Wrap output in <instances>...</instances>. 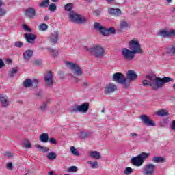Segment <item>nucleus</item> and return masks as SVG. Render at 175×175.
<instances>
[{
    "instance_id": "f257e3e1",
    "label": "nucleus",
    "mask_w": 175,
    "mask_h": 175,
    "mask_svg": "<svg viewBox=\"0 0 175 175\" xmlns=\"http://www.w3.org/2000/svg\"><path fill=\"white\" fill-rule=\"evenodd\" d=\"M129 49L123 48L122 49V55L126 61H132L135 58V54H143L144 53L137 39L133 38L129 41Z\"/></svg>"
},
{
    "instance_id": "f03ea898",
    "label": "nucleus",
    "mask_w": 175,
    "mask_h": 175,
    "mask_svg": "<svg viewBox=\"0 0 175 175\" xmlns=\"http://www.w3.org/2000/svg\"><path fill=\"white\" fill-rule=\"evenodd\" d=\"M146 79L142 81L143 85H150L153 90H159L163 88L166 83L173 81V78L165 77L164 78H159L157 76L147 75Z\"/></svg>"
},
{
    "instance_id": "7ed1b4c3",
    "label": "nucleus",
    "mask_w": 175,
    "mask_h": 175,
    "mask_svg": "<svg viewBox=\"0 0 175 175\" xmlns=\"http://www.w3.org/2000/svg\"><path fill=\"white\" fill-rule=\"evenodd\" d=\"M65 65L72 71V72L68 75V79L73 83H79V81H80L79 76L83 75V70L79 66V64L72 62H66Z\"/></svg>"
},
{
    "instance_id": "20e7f679",
    "label": "nucleus",
    "mask_w": 175,
    "mask_h": 175,
    "mask_svg": "<svg viewBox=\"0 0 175 175\" xmlns=\"http://www.w3.org/2000/svg\"><path fill=\"white\" fill-rule=\"evenodd\" d=\"M112 80L113 81H115V83L121 84L125 90L129 88V81H128V79H126V77L124 76V74L121 72H116L113 74Z\"/></svg>"
},
{
    "instance_id": "39448f33",
    "label": "nucleus",
    "mask_w": 175,
    "mask_h": 175,
    "mask_svg": "<svg viewBox=\"0 0 175 175\" xmlns=\"http://www.w3.org/2000/svg\"><path fill=\"white\" fill-rule=\"evenodd\" d=\"M88 51L96 59H102L105 57V49L100 45H94L88 49Z\"/></svg>"
},
{
    "instance_id": "423d86ee",
    "label": "nucleus",
    "mask_w": 175,
    "mask_h": 175,
    "mask_svg": "<svg viewBox=\"0 0 175 175\" xmlns=\"http://www.w3.org/2000/svg\"><path fill=\"white\" fill-rule=\"evenodd\" d=\"M150 155V153L142 152L137 157H132L131 159V163H133V165H134V166L139 167V166H142L143 163H144V160L149 158Z\"/></svg>"
},
{
    "instance_id": "0eeeda50",
    "label": "nucleus",
    "mask_w": 175,
    "mask_h": 175,
    "mask_svg": "<svg viewBox=\"0 0 175 175\" xmlns=\"http://www.w3.org/2000/svg\"><path fill=\"white\" fill-rule=\"evenodd\" d=\"M68 16L72 23H76V24H84V23H87V18L85 16L79 15L74 11L70 12Z\"/></svg>"
},
{
    "instance_id": "6e6552de",
    "label": "nucleus",
    "mask_w": 175,
    "mask_h": 175,
    "mask_svg": "<svg viewBox=\"0 0 175 175\" xmlns=\"http://www.w3.org/2000/svg\"><path fill=\"white\" fill-rule=\"evenodd\" d=\"M155 169H157V166L154 164L148 163L144 167L142 173L144 175H154Z\"/></svg>"
},
{
    "instance_id": "1a4fd4ad",
    "label": "nucleus",
    "mask_w": 175,
    "mask_h": 175,
    "mask_svg": "<svg viewBox=\"0 0 175 175\" xmlns=\"http://www.w3.org/2000/svg\"><path fill=\"white\" fill-rule=\"evenodd\" d=\"M90 109V104L88 103H85L81 105H77L72 109L74 113H85L88 111Z\"/></svg>"
},
{
    "instance_id": "9d476101",
    "label": "nucleus",
    "mask_w": 175,
    "mask_h": 175,
    "mask_svg": "<svg viewBox=\"0 0 175 175\" xmlns=\"http://www.w3.org/2000/svg\"><path fill=\"white\" fill-rule=\"evenodd\" d=\"M157 35L162 38H172V36H175V29H161L157 32Z\"/></svg>"
},
{
    "instance_id": "9b49d317",
    "label": "nucleus",
    "mask_w": 175,
    "mask_h": 175,
    "mask_svg": "<svg viewBox=\"0 0 175 175\" xmlns=\"http://www.w3.org/2000/svg\"><path fill=\"white\" fill-rule=\"evenodd\" d=\"M44 80L47 87L53 86L54 81V75H53V72H51V71L46 72L44 76Z\"/></svg>"
},
{
    "instance_id": "f8f14e48",
    "label": "nucleus",
    "mask_w": 175,
    "mask_h": 175,
    "mask_svg": "<svg viewBox=\"0 0 175 175\" xmlns=\"http://www.w3.org/2000/svg\"><path fill=\"white\" fill-rule=\"evenodd\" d=\"M117 90V85L113 83H109L105 85L104 88V94L105 95H109V94H113V92H116Z\"/></svg>"
},
{
    "instance_id": "ddd939ff",
    "label": "nucleus",
    "mask_w": 175,
    "mask_h": 175,
    "mask_svg": "<svg viewBox=\"0 0 175 175\" xmlns=\"http://www.w3.org/2000/svg\"><path fill=\"white\" fill-rule=\"evenodd\" d=\"M25 16L27 18L33 20L36 17V10L33 7H29L25 10Z\"/></svg>"
},
{
    "instance_id": "4468645a",
    "label": "nucleus",
    "mask_w": 175,
    "mask_h": 175,
    "mask_svg": "<svg viewBox=\"0 0 175 175\" xmlns=\"http://www.w3.org/2000/svg\"><path fill=\"white\" fill-rule=\"evenodd\" d=\"M142 122L146 125V126H156V124L154 120L150 118V117L146 115H142L140 117Z\"/></svg>"
},
{
    "instance_id": "2eb2a0df",
    "label": "nucleus",
    "mask_w": 175,
    "mask_h": 175,
    "mask_svg": "<svg viewBox=\"0 0 175 175\" xmlns=\"http://www.w3.org/2000/svg\"><path fill=\"white\" fill-rule=\"evenodd\" d=\"M0 105L3 109L9 107L10 105V101L9 100V97L5 94H0Z\"/></svg>"
},
{
    "instance_id": "dca6fc26",
    "label": "nucleus",
    "mask_w": 175,
    "mask_h": 175,
    "mask_svg": "<svg viewBox=\"0 0 175 175\" xmlns=\"http://www.w3.org/2000/svg\"><path fill=\"white\" fill-rule=\"evenodd\" d=\"M127 81L129 82V87H131V83L135 81L137 79V74L133 70H130L126 72Z\"/></svg>"
},
{
    "instance_id": "f3484780",
    "label": "nucleus",
    "mask_w": 175,
    "mask_h": 175,
    "mask_svg": "<svg viewBox=\"0 0 175 175\" xmlns=\"http://www.w3.org/2000/svg\"><path fill=\"white\" fill-rule=\"evenodd\" d=\"M100 33L101 35H103V36H109V35H114V33H116V29H114V27L106 29L104 27L100 29Z\"/></svg>"
},
{
    "instance_id": "a211bd4d",
    "label": "nucleus",
    "mask_w": 175,
    "mask_h": 175,
    "mask_svg": "<svg viewBox=\"0 0 175 175\" xmlns=\"http://www.w3.org/2000/svg\"><path fill=\"white\" fill-rule=\"evenodd\" d=\"M58 39H59V32H58V31L52 32L49 36V40L51 43H53V44L58 43Z\"/></svg>"
},
{
    "instance_id": "6ab92c4d",
    "label": "nucleus",
    "mask_w": 175,
    "mask_h": 175,
    "mask_svg": "<svg viewBox=\"0 0 175 175\" xmlns=\"http://www.w3.org/2000/svg\"><path fill=\"white\" fill-rule=\"evenodd\" d=\"M108 13L111 16H114L115 17H120V16H121L122 14L121 10L120 8H109Z\"/></svg>"
},
{
    "instance_id": "aec40b11",
    "label": "nucleus",
    "mask_w": 175,
    "mask_h": 175,
    "mask_svg": "<svg viewBox=\"0 0 175 175\" xmlns=\"http://www.w3.org/2000/svg\"><path fill=\"white\" fill-rule=\"evenodd\" d=\"M131 28V25L126 21H121L119 26L120 32H122V31H128Z\"/></svg>"
},
{
    "instance_id": "412c9836",
    "label": "nucleus",
    "mask_w": 175,
    "mask_h": 175,
    "mask_svg": "<svg viewBox=\"0 0 175 175\" xmlns=\"http://www.w3.org/2000/svg\"><path fill=\"white\" fill-rule=\"evenodd\" d=\"M25 38L27 43H31L32 44L34 43L35 39H36V35L33 33H26L25 34Z\"/></svg>"
},
{
    "instance_id": "4be33fe9",
    "label": "nucleus",
    "mask_w": 175,
    "mask_h": 175,
    "mask_svg": "<svg viewBox=\"0 0 175 175\" xmlns=\"http://www.w3.org/2000/svg\"><path fill=\"white\" fill-rule=\"evenodd\" d=\"M32 55H33V51L32 50H26L23 55L25 61H29L32 58Z\"/></svg>"
},
{
    "instance_id": "5701e85b",
    "label": "nucleus",
    "mask_w": 175,
    "mask_h": 175,
    "mask_svg": "<svg viewBox=\"0 0 175 175\" xmlns=\"http://www.w3.org/2000/svg\"><path fill=\"white\" fill-rule=\"evenodd\" d=\"M166 162V158L163 157H154L152 158L153 163H165Z\"/></svg>"
},
{
    "instance_id": "b1692460",
    "label": "nucleus",
    "mask_w": 175,
    "mask_h": 175,
    "mask_svg": "<svg viewBox=\"0 0 175 175\" xmlns=\"http://www.w3.org/2000/svg\"><path fill=\"white\" fill-rule=\"evenodd\" d=\"M89 155L91 158H94V159H100L101 158L100 152L98 151H91L89 152Z\"/></svg>"
},
{
    "instance_id": "393cba45",
    "label": "nucleus",
    "mask_w": 175,
    "mask_h": 175,
    "mask_svg": "<svg viewBox=\"0 0 175 175\" xmlns=\"http://www.w3.org/2000/svg\"><path fill=\"white\" fill-rule=\"evenodd\" d=\"M50 5V0H42L38 3L39 8H49Z\"/></svg>"
},
{
    "instance_id": "a878e982",
    "label": "nucleus",
    "mask_w": 175,
    "mask_h": 175,
    "mask_svg": "<svg viewBox=\"0 0 175 175\" xmlns=\"http://www.w3.org/2000/svg\"><path fill=\"white\" fill-rule=\"evenodd\" d=\"M88 165H89L90 169H98L99 167V163L98 161H88Z\"/></svg>"
},
{
    "instance_id": "bb28decb",
    "label": "nucleus",
    "mask_w": 175,
    "mask_h": 175,
    "mask_svg": "<svg viewBox=\"0 0 175 175\" xmlns=\"http://www.w3.org/2000/svg\"><path fill=\"white\" fill-rule=\"evenodd\" d=\"M39 140L42 143H47L49 142V134L48 133H42L39 137Z\"/></svg>"
},
{
    "instance_id": "cd10ccee",
    "label": "nucleus",
    "mask_w": 175,
    "mask_h": 175,
    "mask_svg": "<svg viewBox=\"0 0 175 175\" xmlns=\"http://www.w3.org/2000/svg\"><path fill=\"white\" fill-rule=\"evenodd\" d=\"M159 117H166V116H169V111L167 109H160L156 113Z\"/></svg>"
},
{
    "instance_id": "c85d7f7f",
    "label": "nucleus",
    "mask_w": 175,
    "mask_h": 175,
    "mask_svg": "<svg viewBox=\"0 0 175 175\" xmlns=\"http://www.w3.org/2000/svg\"><path fill=\"white\" fill-rule=\"evenodd\" d=\"M73 6H75V5L72 3H68L67 4H66L64 7V9L66 12H72V9H73Z\"/></svg>"
},
{
    "instance_id": "c756f323",
    "label": "nucleus",
    "mask_w": 175,
    "mask_h": 175,
    "mask_svg": "<svg viewBox=\"0 0 175 175\" xmlns=\"http://www.w3.org/2000/svg\"><path fill=\"white\" fill-rule=\"evenodd\" d=\"M47 28H49V25L46 23H42L38 26L39 31L42 32H44V31H47Z\"/></svg>"
},
{
    "instance_id": "7c9ffc66",
    "label": "nucleus",
    "mask_w": 175,
    "mask_h": 175,
    "mask_svg": "<svg viewBox=\"0 0 175 175\" xmlns=\"http://www.w3.org/2000/svg\"><path fill=\"white\" fill-rule=\"evenodd\" d=\"M70 150L71 153L73 155H75V157L80 156V153L79 152V151L77 150V149H76V148L75 146H70Z\"/></svg>"
},
{
    "instance_id": "2f4dec72",
    "label": "nucleus",
    "mask_w": 175,
    "mask_h": 175,
    "mask_svg": "<svg viewBox=\"0 0 175 175\" xmlns=\"http://www.w3.org/2000/svg\"><path fill=\"white\" fill-rule=\"evenodd\" d=\"M36 148L39 150L41 152H49V149L47 147L42 146L40 145H37Z\"/></svg>"
},
{
    "instance_id": "473e14b6",
    "label": "nucleus",
    "mask_w": 175,
    "mask_h": 175,
    "mask_svg": "<svg viewBox=\"0 0 175 175\" xmlns=\"http://www.w3.org/2000/svg\"><path fill=\"white\" fill-rule=\"evenodd\" d=\"M46 157L48 159H49V161H54V159L57 158V154H55V152H52L48 153Z\"/></svg>"
},
{
    "instance_id": "72a5a7b5",
    "label": "nucleus",
    "mask_w": 175,
    "mask_h": 175,
    "mask_svg": "<svg viewBox=\"0 0 175 175\" xmlns=\"http://www.w3.org/2000/svg\"><path fill=\"white\" fill-rule=\"evenodd\" d=\"M167 54L169 55H174L175 54V47L174 46H170L167 49Z\"/></svg>"
},
{
    "instance_id": "f704fd0d",
    "label": "nucleus",
    "mask_w": 175,
    "mask_h": 175,
    "mask_svg": "<svg viewBox=\"0 0 175 175\" xmlns=\"http://www.w3.org/2000/svg\"><path fill=\"white\" fill-rule=\"evenodd\" d=\"M79 170V168L75 165L71 166L67 169L68 173H76Z\"/></svg>"
},
{
    "instance_id": "c9c22d12",
    "label": "nucleus",
    "mask_w": 175,
    "mask_h": 175,
    "mask_svg": "<svg viewBox=\"0 0 175 175\" xmlns=\"http://www.w3.org/2000/svg\"><path fill=\"white\" fill-rule=\"evenodd\" d=\"M104 27L102 26V25L98 22L94 23V29H96V31H99V32L100 31V30L103 28Z\"/></svg>"
},
{
    "instance_id": "e433bc0d",
    "label": "nucleus",
    "mask_w": 175,
    "mask_h": 175,
    "mask_svg": "<svg viewBox=\"0 0 175 175\" xmlns=\"http://www.w3.org/2000/svg\"><path fill=\"white\" fill-rule=\"evenodd\" d=\"M23 85H24V87H26V88L31 87L32 86V81L29 79H26L23 82Z\"/></svg>"
},
{
    "instance_id": "4c0bfd02",
    "label": "nucleus",
    "mask_w": 175,
    "mask_h": 175,
    "mask_svg": "<svg viewBox=\"0 0 175 175\" xmlns=\"http://www.w3.org/2000/svg\"><path fill=\"white\" fill-rule=\"evenodd\" d=\"M48 10L49 12H55L57 10V5L55 3H51V5H48Z\"/></svg>"
},
{
    "instance_id": "58836bf2",
    "label": "nucleus",
    "mask_w": 175,
    "mask_h": 175,
    "mask_svg": "<svg viewBox=\"0 0 175 175\" xmlns=\"http://www.w3.org/2000/svg\"><path fill=\"white\" fill-rule=\"evenodd\" d=\"M47 105L48 103L46 102L42 103L39 107L40 111H46V110L47 109Z\"/></svg>"
},
{
    "instance_id": "ea45409f",
    "label": "nucleus",
    "mask_w": 175,
    "mask_h": 175,
    "mask_svg": "<svg viewBox=\"0 0 175 175\" xmlns=\"http://www.w3.org/2000/svg\"><path fill=\"white\" fill-rule=\"evenodd\" d=\"M133 173V170L131 167H127L124 169V174L126 175H129Z\"/></svg>"
},
{
    "instance_id": "a19ab883",
    "label": "nucleus",
    "mask_w": 175,
    "mask_h": 175,
    "mask_svg": "<svg viewBox=\"0 0 175 175\" xmlns=\"http://www.w3.org/2000/svg\"><path fill=\"white\" fill-rule=\"evenodd\" d=\"M48 51H49V53H51L53 57H57L58 55V51H55V50L52 48H49Z\"/></svg>"
},
{
    "instance_id": "79ce46f5",
    "label": "nucleus",
    "mask_w": 175,
    "mask_h": 175,
    "mask_svg": "<svg viewBox=\"0 0 175 175\" xmlns=\"http://www.w3.org/2000/svg\"><path fill=\"white\" fill-rule=\"evenodd\" d=\"M17 73V68H13L12 70L9 72L10 77H14V74Z\"/></svg>"
},
{
    "instance_id": "37998d69",
    "label": "nucleus",
    "mask_w": 175,
    "mask_h": 175,
    "mask_svg": "<svg viewBox=\"0 0 175 175\" xmlns=\"http://www.w3.org/2000/svg\"><path fill=\"white\" fill-rule=\"evenodd\" d=\"M23 28L25 31H26L27 32H31V29L29 28V27H28V25H23Z\"/></svg>"
},
{
    "instance_id": "c03bdc74",
    "label": "nucleus",
    "mask_w": 175,
    "mask_h": 175,
    "mask_svg": "<svg viewBox=\"0 0 175 175\" xmlns=\"http://www.w3.org/2000/svg\"><path fill=\"white\" fill-rule=\"evenodd\" d=\"M14 46L15 47H21L23 46V42H20V41H16L14 43Z\"/></svg>"
},
{
    "instance_id": "a18cd8bd",
    "label": "nucleus",
    "mask_w": 175,
    "mask_h": 175,
    "mask_svg": "<svg viewBox=\"0 0 175 175\" xmlns=\"http://www.w3.org/2000/svg\"><path fill=\"white\" fill-rule=\"evenodd\" d=\"M49 142L51 143V144H57V140H55L54 138H50Z\"/></svg>"
},
{
    "instance_id": "49530a36",
    "label": "nucleus",
    "mask_w": 175,
    "mask_h": 175,
    "mask_svg": "<svg viewBox=\"0 0 175 175\" xmlns=\"http://www.w3.org/2000/svg\"><path fill=\"white\" fill-rule=\"evenodd\" d=\"M6 14V12L5 11V10L2 9V8H0V17L2 16H4V14Z\"/></svg>"
},
{
    "instance_id": "de8ad7c7",
    "label": "nucleus",
    "mask_w": 175,
    "mask_h": 175,
    "mask_svg": "<svg viewBox=\"0 0 175 175\" xmlns=\"http://www.w3.org/2000/svg\"><path fill=\"white\" fill-rule=\"evenodd\" d=\"M7 169H9L11 170V169H13V164L12 163H8L6 165Z\"/></svg>"
},
{
    "instance_id": "09e8293b",
    "label": "nucleus",
    "mask_w": 175,
    "mask_h": 175,
    "mask_svg": "<svg viewBox=\"0 0 175 175\" xmlns=\"http://www.w3.org/2000/svg\"><path fill=\"white\" fill-rule=\"evenodd\" d=\"M170 128L172 131H175V120L172 122V124L170 125Z\"/></svg>"
},
{
    "instance_id": "8fccbe9b",
    "label": "nucleus",
    "mask_w": 175,
    "mask_h": 175,
    "mask_svg": "<svg viewBox=\"0 0 175 175\" xmlns=\"http://www.w3.org/2000/svg\"><path fill=\"white\" fill-rule=\"evenodd\" d=\"M90 85H91V83L89 81L83 82V87H90Z\"/></svg>"
},
{
    "instance_id": "3c124183",
    "label": "nucleus",
    "mask_w": 175,
    "mask_h": 175,
    "mask_svg": "<svg viewBox=\"0 0 175 175\" xmlns=\"http://www.w3.org/2000/svg\"><path fill=\"white\" fill-rule=\"evenodd\" d=\"M130 136L131 137H139V134H137V133H131Z\"/></svg>"
},
{
    "instance_id": "603ef678",
    "label": "nucleus",
    "mask_w": 175,
    "mask_h": 175,
    "mask_svg": "<svg viewBox=\"0 0 175 175\" xmlns=\"http://www.w3.org/2000/svg\"><path fill=\"white\" fill-rule=\"evenodd\" d=\"M3 66H5V63H3V61L0 59V69L3 68Z\"/></svg>"
},
{
    "instance_id": "864d4df0",
    "label": "nucleus",
    "mask_w": 175,
    "mask_h": 175,
    "mask_svg": "<svg viewBox=\"0 0 175 175\" xmlns=\"http://www.w3.org/2000/svg\"><path fill=\"white\" fill-rule=\"evenodd\" d=\"M35 64H36V65L40 66V65H42V62H40V60H36Z\"/></svg>"
},
{
    "instance_id": "5fc2aeb1",
    "label": "nucleus",
    "mask_w": 175,
    "mask_h": 175,
    "mask_svg": "<svg viewBox=\"0 0 175 175\" xmlns=\"http://www.w3.org/2000/svg\"><path fill=\"white\" fill-rule=\"evenodd\" d=\"M93 14L94 16H99V14H100V12H99L98 10L97 11H94Z\"/></svg>"
},
{
    "instance_id": "6e6d98bb",
    "label": "nucleus",
    "mask_w": 175,
    "mask_h": 175,
    "mask_svg": "<svg viewBox=\"0 0 175 175\" xmlns=\"http://www.w3.org/2000/svg\"><path fill=\"white\" fill-rule=\"evenodd\" d=\"M25 147H26V148H31V145L30 143H26V144H25Z\"/></svg>"
},
{
    "instance_id": "4d7b16f0",
    "label": "nucleus",
    "mask_w": 175,
    "mask_h": 175,
    "mask_svg": "<svg viewBox=\"0 0 175 175\" xmlns=\"http://www.w3.org/2000/svg\"><path fill=\"white\" fill-rule=\"evenodd\" d=\"M107 3H113V2H114V0H105Z\"/></svg>"
},
{
    "instance_id": "13d9d810",
    "label": "nucleus",
    "mask_w": 175,
    "mask_h": 175,
    "mask_svg": "<svg viewBox=\"0 0 175 175\" xmlns=\"http://www.w3.org/2000/svg\"><path fill=\"white\" fill-rule=\"evenodd\" d=\"M5 157H12V153L11 152H6L5 153Z\"/></svg>"
},
{
    "instance_id": "bf43d9fd",
    "label": "nucleus",
    "mask_w": 175,
    "mask_h": 175,
    "mask_svg": "<svg viewBox=\"0 0 175 175\" xmlns=\"http://www.w3.org/2000/svg\"><path fill=\"white\" fill-rule=\"evenodd\" d=\"M168 3H172V0H166Z\"/></svg>"
},
{
    "instance_id": "052dcab7",
    "label": "nucleus",
    "mask_w": 175,
    "mask_h": 175,
    "mask_svg": "<svg viewBox=\"0 0 175 175\" xmlns=\"http://www.w3.org/2000/svg\"><path fill=\"white\" fill-rule=\"evenodd\" d=\"M58 0H51V2H57Z\"/></svg>"
},
{
    "instance_id": "680f3d73",
    "label": "nucleus",
    "mask_w": 175,
    "mask_h": 175,
    "mask_svg": "<svg viewBox=\"0 0 175 175\" xmlns=\"http://www.w3.org/2000/svg\"><path fill=\"white\" fill-rule=\"evenodd\" d=\"M2 6V1L0 0V8Z\"/></svg>"
},
{
    "instance_id": "e2e57ef3",
    "label": "nucleus",
    "mask_w": 175,
    "mask_h": 175,
    "mask_svg": "<svg viewBox=\"0 0 175 175\" xmlns=\"http://www.w3.org/2000/svg\"><path fill=\"white\" fill-rule=\"evenodd\" d=\"M173 88H174V90H175V83L173 85Z\"/></svg>"
},
{
    "instance_id": "0e129e2a",
    "label": "nucleus",
    "mask_w": 175,
    "mask_h": 175,
    "mask_svg": "<svg viewBox=\"0 0 175 175\" xmlns=\"http://www.w3.org/2000/svg\"><path fill=\"white\" fill-rule=\"evenodd\" d=\"M173 12H174V13H175V8H173Z\"/></svg>"
},
{
    "instance_id": "69168bd1",
    "label": "nucleus",
    "mask_w": 175,
    "mask_h": 175,
    "mask_svg": "<svg viewBox=\"0 0 175 175\" xmlns=\"http://www.w3.org/2000/svg\"><path fill=\"white\" fill-rule=\"evenodd\" d=\"M25 175H28V174H25Z\"/></svg>"
},
{
    "instance_id": "338daca9",
    "label": "nucleus",
    "mask_w": 175,
    "mask_h": 175,
    "mask_svg": "<svg viewBox=\"0 0 175 175\" xmlns=\"http://www.w3.org/2000/svg\"><path fill=\"white\" fill-rule=\"evenodd\" d=\"M0 88H1V85H0Z\"/></svg>"
}]
</instances>
